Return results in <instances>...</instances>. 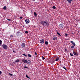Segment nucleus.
I'll list each match as a JSON object with an SVG mask.
<instances>
[{"mask_svg": "<svg viewBox=\"0 0 80 80\" xmlns=\"http://www.w3.org/2000/svg\"><path fill=\"white\" fill-rule=\"evenodd\" d=\"M40 23L41 24L44 26H47V27H48V26H49V24L48 23V21H42L40 22Z\"/></svg>", "mask_w": 80, "mask_h": 80, "instance_id": "f257e3e1", "label": "nucleus"}, {"mask_svg": "<svg viewBox=\"0 0 80 80\" xmlns=\"http://www.w3.org/2000/svg\"><path fill=\"white\" fill-rule=\"evenodd\" d=\"M55 60L53 59H51L49 60V62L52 64H53L55 62Z\"/></svg>", "mask_w": 80, "mask_h": 80, "instance_id": "f03ea898", "label": "nucleus"}, {"mask_svg": "<svg viewBox=\"0 0 80 80\" xmlns=\"http://www.w3.org/2000/svg\"><path fill=\"white\" fill-rule=\"evenodd\" d=\"M2 47L5 50H7L8 48L7 46L5 44H3L2 45Z\"/></svg>", "mask_w": 80, "mask_h": 80, "instance_id": "7ed1b4c3", "label": "nucleus"}, {"mask_svg": "<svg viewBox=\"0 0 80 80\" xmlns=\"http://www.w3.org/2000/svg\"><path fill=\"white\" fill-rule=\"evenodd\" d=\"M59 26L60 29L63 28V24L61 23L59 24Z\"/></svg>", "mask_w": 80, "mask_h": 80, "instance_id": "20e7f679", "label": "nucleus"}, {"mask_svg": "<svg viewBox=\"0 0 80 80\" xmlns=\"http://www.w3.org/2000/svg\"><path fill=\"white\" fill-rule=\"evenodd\" d=\"M21 46L22 48H24L25 46V44L24 43H22L21 44Z\"/></svg>", "mask_w": 80, "mask_h": 80, "instance_id": "39448f33", "label": "nucleus"}, {"mask_svg": "<svg viewBox=\"0 0 80 80\" xmlns=\"http://www.w3.org/2000/svg\"><path fill=\"white\" fill-rule=\"evenodd\" d=\"M44 40L43 39H42L41 40H40V43H44Z\"/></svg>", "mask_w": 80, "mask_h": 80, "instance_id": "423d86ee", "label": "nucleus"}, {"mask_svg": "<svg viewBox=\"0 0 80 80\" xmlns=\"http://www.w3.org/2000/svg\"><path fill=\"white\" fill-rule=\"evenodd\" d=\"M22 62L25 63H27L28 61L27 60L23 59L22 60Z\"/></svg>", "mask_w": 80, "mask_h": 80, "instance_id": "0eeeda50", "label": "nucleus"}, {"mask_svg": "<svg viewBox=\"0 0 80 80\" xmlns=\"http://www.w3.org/2000/svg\"><path fill=\"white\" fill-rule=\"evenodd\" d=\"M70 42H71L72 45H73L74 46H76V44L74 42H73V41H71Z\"/></svg>", "mask_w": 80, "mask_h": 80, "instance_id": "6e6552de", "label": "nucleus"}, {"mask_svg": "<svg viewBox=\"0 0 80 80\" xmlns=\"http://www.w3.org/2000/svg\"><path fill=\"white\" fill-rule=\"evenodd\" d=\"M65 0L68 1V2L69 3H71L73 1V0Z\"/></svg>", "mask_w": 80, "mask_h": 80, "instance_id": "1a4fd4ad", "label": "nucleus"}, {"mask_svg": "<svg viewBox=\"0 0 80 80\" xmlns=\"http://www.w3.org/2000/svg\"><path fill=\"white\" fill-rule=\"evenodd\" d=\"M25 22H26V24H28V23H29L30 21H29V20L26 19L25 20Z\"/></svg>", "mask_w": 80, "mask_h": 80, "instance_id": "9d476101", "label": "nucleus"}, {"mask_svg": "<svg viewBox=\"0 0 80 80\" xmlns=\"http://www.w3.org/2000/svg\"><path fill=\"white\" fill-rule=\"evenodd\" d=\"M52 40L54 41H55L56 40H58V38L56 37L55 36L54 38H52Z\"/></svg>", "mask_w": 80, "mask_h": 80, "instance_id": "9b49d317", "label": "nucleus"}, {"mask_svg": "<svg viewBox=\"0 0 80 80\" xmlns=\"http://www.w3.org/2000/svg\"><path fill=\"white\" fill-rule=\"evenodd\" d=\"M73 54L75 55H77L78 54V52H74V51H73Z\"/></svg>", "mask_w": 80, "mask_h": 80, "instance_id": "f8f14e48", "label": "nucleus"}, {"mask_svg": "<svg viewBox=\"0 0 80 80\" xmlns=\"http://www.w3.org/2000/svg\"><path fill=\"white\" fill-rule=\"evenodd\" d=\"M31 61L30 60H28L27 61V63L28 64H30V63H31Z\"/></svg>", "mask_w": 80, "mask_h": 80, "instance_id": "ddd939ff", "label": "nucleus"}, {"mask_svg": "<svg viewBox=\"0 0 80 80\" xmlns=\"http://www.w3.org/2000/svg\"><path fill=\"white\" fill-rule=\"evenodd\" d=\"M19 59H17L16 60V61L14 62L13 63H15V62H18V63L19 62Z\"/></svg>", "mask_w": 80, "mask_h": 80, "instance_id": "4468645a", "label": "nucleus"}, {"mask_svg": "<svg viewBox=\"0 0 80 80\" xmlns=\"http://www.w3.org/2000/svg\"><path fill=\"white\" fill-rule=\"evenodd\" d=\"M45 44L46 45H48V42L47 41H46L45 42Z\"/></svg>", "mask_w": 80, "mask_h": 80, "instance_id": "2eb2a0df", "label": "nucleus"}, {"mask_svg": "<svg viewBox=\"0 0 80 80\" xmlns=\"http://www.w3.org/2000/svg\"><path fill=\"white\" fill-rule=\"evenodd\" d=\"M20 34V32L19 33V32H18L17 33L16 35H17L18 36H19Z\"/></svg>", "mask_w": 80, "mask_h": 80, "instance_id": "dca6fc26", "label": "nucleus"}, {"mask_svg": "<svg viewBox=\"0 0 80 80\" xmlns=\"http://www.w3.org/2000/svg\"><path fill=\"white\" fill-rule=\"evenodd\" d=\"M59 60V57H57V58L56 59H55V61H57Z\"/></svg>", "mask_w": 80, "mask_h": 80, "instance_id": "f3484780", "label": "nucleus"}, {"mask_svg": "<svg viewBox=\"0 0 80 80\" xmlns=\"http://www.w3.org/2000/svg\"><path fill=\"white\" fill-rule=\"evenodd\" d=\"M57 34L59 36H61V34L59 33L58 31H57Z\"/></svg>", "mask_w": 80, "mask_h": 80, "instance_id": "a211bd4d", "label": "nucleus"}, {"mask_svg": "<svg viewBox=\"0 0 80 80\" xmlns=\"http://www.w3.org/2000/svg\"><path fill=\"white\" fill-rule=\"evenodd\" d=\"M3 9H4V10H7V7L6 6H4L3 8Z\"/></svg>", "mask_w": 80, "mask_h": 80, "instance_id": "6ab92c4d", "label": "nucleus"}, {"mask_svg": "<svg viewBox=\"0 0 80 80\" xmlns=\"http://www.w3.org/2000/svg\"><path fill=\"white\" fill-rule=\"evenodd\" d=\"M52 8L54 9H55L56 8V7L54 6H52Z\"/></svg>", "mask_w": 80, "mask_h": 80, "instance_id": "aec40b11", "label": "nucleus"}, {"mask_svg": "<svg viewBox=\"0 0 80 80\" xmlns=\"http://www.w3.org/2000/svg\"><path fill=\"white\" fill-rule=\"evenodd\" d=\"M34 14L35 16H37V14L35 12H34Z\"/></svg>", "mask_w": 80, "mask_h": 80, "instance_id": "412c9836", "label": "nucleus"}, {"mask_svg": "<svg viewBox=\"0 0 80 80\" xmlns=\"http://www.w3.org/2000/svg\"><path fill=\"white\" fill-rule=\"evenodd\" d=\"M26 77H27L28 79H30V77H29L28 76L27 74L26 75Z\"/></svg>", "mask_w": 80, "mask_h": 80, "instance_id": "4be33fe9", "label": "nucleus"}, {"mask_svg": "<svg viewBox=\"0 0 80 80\" xmlns=\"http://www.w3.org/2000/svg\"><path fill=\"white\" fill-rule=\"evenodd\" d=\"M22 55L24 56L26 58H27V56L25 54H22Z\"/></svg>", "mask_w": 80, "mask_h": 80, "instance_id": "5701e85b", "label": "nucleus"}, {"mask_svg": "<svg viewBox=\"0 0 80 80\" xmlns=\"http://www.w3.org/2000/svg\"><path fill=\"white\" fill-rule=\"evenodd\" d=\"M28 57H29V58H31L32 57L31 55L30 54H28Z\"/></svg>", "mask_w": 80, "mask_h": 80, "instance_id": "b1692460", "label": "nucleus"}, {"mask_svg": "<svg viewBox=\"0 0 80 80\" xmlns=\"http://www.w3.org/2000/svg\"><path fill=\"white\" fill-rule=\"evenodd\" d=\"M70 55L71 56H73V55L72 53H70Z\"/></svg>", "mask_w": 80, "mask_h": 80, "instance_id": "393cba45", "label": "nucleus"}, {"mask_svg": "<svg viewBox=\"0 0 80 80\" xmlns=\"http://www.w3.org/2000/svg\"><path fill=\"white\" fill-rule=\"evenodd\" d=\"M2 43V41L1 40H0V45Z\"/></svg>", "mask_w": 80, "mask_h": 80, "instance_id": "a878e982", "label": "nucleus"}, {"mask_svg": "<svg viewBox=\"0 0 80 80\" xmlns=\"http://www.w3.org/2000/svg\"><path fill=\"white\" fill-rule=\"evenodd\" d=\"M25 33L26 34L27 33H28V32L27 31H26L25 32Z\"/></svg>", "mask_w": 80, "mask_h": 80, "instance_id": "bb28decb", "label": "nucleus"}, {"mask_svg": "<svg viewBox=\"0 0 80 80\" xmlns=\"http://www.w3.org/2000/svg\"><path fill=\"white\" fill-rule=\"evenodd\" d=\"M71 48L72 49L74 48H75V47L73 46H72L71 47Z\"/></svg>", "mask_w": 80, "mask_h": 80, "instance_id": "cd10ccee", "label": "nucleus"}, {"mask_svg": "<svg viewBox=\"0 0 80 80\" xmlns=\"http://www.w3.org/2000/svg\"><path fill=\"white\" fill-rule=\"evenodd\" d=\"M65 35L66 36V37H67L68 36V34L66 33L65 34Z\"/></svg>", "mask_w": 80, "mask_h": 80, "instance_id": "c85d7f7f", "label": "nucleus"}, {"mask_svg": "<svg viewBox=\"0 0 80 80\" xmlns=\"http://www.w3.org/2000/svg\"><path fill=\"white\" fill-rule=\"evenodd\" d=\"M9 75H11L12 76H13V74H12L9 73Z\"/></svg>", "mask_w": 80, "mask_h": 80, "instance_id": "c756f323", "label": "nucleus"}, {"mask_svg": "<svg viewBox=\"0 0 80 80\" xmlns=\"http://www.w3.org/2000/svg\"><path fill=\"white\" fill-rule=\"evenodd\" d=\"M10 37L11 38H12V37H13V35H10Z\"/></svg>", "mask_w": 80, "mask_h": 80, "instance_id": "7c9ffc66", "label": "nucleus"}, {"mask_svg": "<svg viewBox=\"0 0 80 80\" xmlns=\"http://www.w3.org/2000/svg\"><path fill=\"white\" fill-rule=\"evenodd\" d=\"M62 68H64V69H65V70H67L66 68L65 67H62Z\"/></svg>", "mask_w": 80, "mask_h": 80, "instance_id": "2f4dec72", "label": "nucleus"}, {"mask_svg": "<svg viewBox=\"0 0 80 80\" xmlns=\"http://www.w3.org/2000/svg\"><path fill=\"white\" fill-rule=\"evenodd\" d=\"M42 59H43V60H44V59H45V58H44V57H43V56H42Z\"/></svg>", "mask_w": 80, "mask_h": 80, "instance_id": "473e14b6", "label": "nucleus"}, {"mask_svg": "<svg viewBox=\"0 0 80 80\" xmlns=\"http://www.w3.org/2000/svg\"><path fill=\"white\" fill-rule=\"evenodd\" d=\"M35 55L36 56L37 55V53L36 52H35Z\"/></svg>", "mask_w": 80, "mask_h": 80, "instance_id": "72a5a7b5", "label": "nucleus"}, {"mask_svg": "<svg viewBox=\"0 0 80 80\" xmlns=\"http://www.w3.org/2000/svg\"><path fill=\"white\" fill-rule=\"evenodd\" d=\"M23 67H24V68H28L27 67H26V66H24Z\"/></svg>", "mask_w": 80, "mask_h": 80, "instance_id": "f704fd0d", "label": "nucleus"}, {"mask_svg": "<svg viewBox=\"0 0 80 80\" xmlns=\"http://www.w3.org/2000/svg\"><path fill=\"white\" fill-rule=\"evenodd\" d=\"M8 20L9 21H11V20L10 19H8Z\"/></svg>", "mask_w": 80, "mask_h": 80, "instance_id": "c9c22d12", "label": "nucleus"}, {"mask_svg": "<svg viewBox=\"0 0 80 80\" xmlns=\"http://www.w3.org/2000/svg\"><path fill=\"white\" fill-rule=\"evenodd\" d=\"M2 74V72L0 71V74Z\"/></svg>", "mask_w": 80, "mask_h": 80, "instance_id": "e433bc0d", "label": "nucleus"}, {"mask_svg": "<svg viewBox=\"0 0 80 80\" xmlns=\"http://www.w3.org/2000/svg\"><path fill=\"white\" fill-rule=\"evenodd\" d=\"M20 19H22L23 18L22 17H20Z\"/></svg>", "mask_w": 80, "mask_h": 80, "instance_id": "4c0bfd02", "label": "nucleus"}, {"mask_svg": "<svg viewBox=\"0 0 80 80\" xmlns=\"http://www.w3.org/2000/svg\"><path fill=\"white\" fill-rule=\"evenodd\" d=\"M71 34H72V35H74V34L73 33V32H72V33H71Z\"/></svg>", "mask_w": 80, "mask_h": 80, "instance_id": "58836bf2", "label": "nucleus"}, {"mask_svg": "<svg viewBox=\"0 0 80 80\" xmlns=\"http://www.w3.org/2000/svg\"><path fill=\"white\" fill-rule=\"evenodd\" d=\"M12 51H13V52H14L15 53V52L13 50Z\"/></svg>", "mask_w": 80, "mask_h": 80, "instance_id": "ea45409f", "label": "nucleus"}, {"mask_svg": "<svg viewBox=\"0 0 80 80\" xmlns=\"http://www.w3.org/2000/svg\"><path fill=\"white\" fill-rule=\"evenodd\" d=\"M31 1H35V0H31Z\"/></svg>", "mask_w": 80, "mask_h": 80, "instance_id": "a19ab883", "label": "nucleus"}, {"mask_svg": "<svg viewBox=\"0 0 80 80\" xmlns=\"http://www.w3.org/2000/svg\"><path fill=\"white\" fill-rule=\"evenodd\" d=\"M65 51H67V50L66 49H65Z\"/></svg>", "mask_w": 80, "mask_h": 80, "instance_id": "79ce46f5", "label": "nucleus"}]
</instances>
